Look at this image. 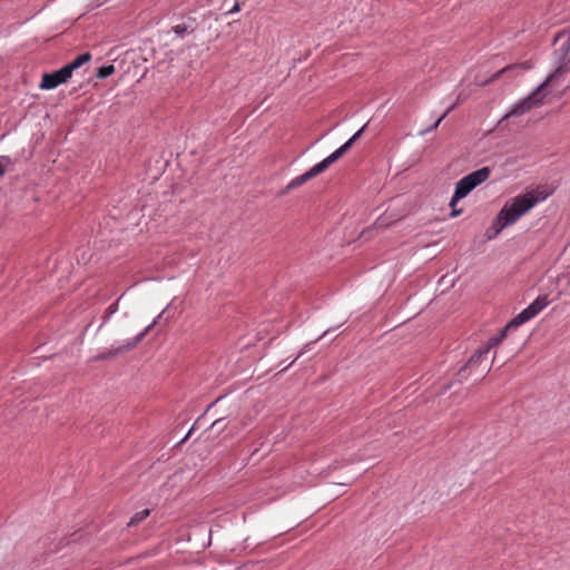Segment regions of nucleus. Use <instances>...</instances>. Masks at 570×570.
<instances>
[{
	"instance_id": "f257e3e1",
	"label": "nucleus",
	"mask_w": 570,
	"mask_h": 570,
	"mask_svg": "<svg viewBox=\"0 0 570 570\" xmlns=\"http://www.w3.org/2000/svg\"><path fill=\"white\" fill-rule=\"evenodd\" d=\"M550 193L544 186H538L524 194L518 195L505 202L498 215L508 226L517 223L523 215L530 212L537 204L546 200Z\"/></svg>"
},
{
	"instance_id": "a878e982",
	"label": "nucleus",
	"mask_w": 570,
	"mask_h": 570,
	"mask_svg": "<svg viewBox=\"0 0 570 570\" xmlns=\"http://www.w3.org/2000/svg\"><path fill=\"white\" fill-rule=\"evenodd\" d=\"M311 344L312 343L306 344L294 360L296 361L299 356H302L308 350Z\"/></svg>"
},
{
	"instance_id": "0eeeda50",
	"label": "nucleus",
	"mask_w": 570,
	"mask_h": 570,
	"mask_svg": "<svg viewBox=\"0 0 570 570\" xmlns=\"http://www.w3.org/2000/svg\"><path fill=\"white\" fill-rule=\"evenodd\" d=\"M549 304L547 295L538 296L528 307L517 314L510 322L508 328H518L522 324L535 317Z\"/></svg>"
},
{
	"instance_id": "9b49d317",
	"label": "nucleus",
	"mask_w": 570,
	"mask_h": 570,
	"mask_svg": "<svg viewBox=\"0 0 570 570\" xmlns=\"http://www.w3.org/2000/svg\"><path fill=\"white\" fill-rule=\"evenodd\" d=\"M507 227H508V225L504 223V220H502L501 217L499 215H497L492 225L485 232L487 239L490 240V239L495 238Z\"/></svg>"
},
{
	"instance_id": "412c9836",
	"label": "nucleus",
	"mask_w": 570,
	"mask_h": 570,
	"mask_svg": "<svg viewBox=\"0 0 570 570\" xmlns=\"http://www.w3.org/2000/svg\"><path fill=\"white\" fill-rule=\"evenodd\" d=\"M443 120V117H439L434 124H432V126H430L429 128H426L422 134H428V132H431L433 131L434 129H436L439 127V125L441 124V121Z\"/></svg>"
},
{
	"instance_id": "a211bd4d",
	"label": "nucleus",
	"mask_w": 570,
	"mask_h": 570,
	"mask_svg": "<svg viewBox=\"0 0 570 570\" xmlns=\"http://www.w3.org/2000/svg\"><path fill=\"white\" fill-rule=\"evenodd\" d=\"M12 165V160L9 156H0V176H4L7 168Z\"/></svg>"
},
{
	"instance_id": "ddd939ff",
	"label": "nucleus",
	"mask_w": 570,
	"mask_h": 570,
	"mask_svg": "<svg viewBox=\"0 0 570 570\" xmlns=\"http://www.w3.org/2000/svg\"><path fill=\"white\" fill-rule=\"evenodd\" d=\"M91 55L89 52H85L76 57L70 63L66 65L69 68V71L72 73L76 69L80 68L83 63L90 61Z\"/></svg>"
},
{
	"instance_id": "f8f14e48",
	"label": "nucleus",
	"mask_w": 570,
	"mask_h": 570,
	"mask_svg": "<svg viewBox=\"0 0 570 570\" xmlns=\"http://www.w3.org/2000/svg\"><path fill=\"white\" fill-rule=\"evenodd\" d=\"M523 69V70H529L532 68V65L531 62L529 61H524V62H521V63H515V65H510V66H507L504 68H502L501 70H499L497 73L493 75L492 79H498L500 78L502 75L511 71V70H514V69Z\"/></svg>"
},
{
	"instance_id": "cd10ccee",
	"label": "nucleus",
	"mask_w": 570,
	"mask_h": 570,
	"mask_svg": "<svg viewBox=\"0 0 570 570\" xmlns=\"http://www.w3.org/2000/svg\"><path fill=\"white\" fill-rule=\"evenodd\" d=\"M327 333H328V330H327V331H324V332L322 333V335H320V336L316 338V341H318V340H321L322 337H324Z\"/></svg>"
},
{
	"instance_id": "5701e85b",
	"label": "nucleus",
	"mask_w": 570,
	"mask_h": 570,
	"mask_svg": "<svg viewBox=\"0 0 570 570\" xmlns=\"http://www.w3.org/2000/svg\"><path fill=\"white\" fill-rule=\"evenodd\" d=\"M240 11V4L238 2H235L233 8L228 11V13H236Z\"/></svg>"
},
{
	"instance_id": "39448f33",
	"label": "nucleus",
	"mask_w": 570,
	"mask_h": 570,
	"mask_svg": "<svg viewBox=\"0 0 570 570\" xmlns=\"http://www.w3.org/2000/svg\"><path fill=\"white\" fill-rule=\"evenodd\" d=\"M549 85L550 82L544 80L535 89H533L527 97L515 101L511 106L510 110L505 114L504 118L519 117L524 115L532 108L541 106L546 97L544 89Z\"/></svg>"
},
{
	"instance_id": "423d86ee",
	"label": "nucleus",
	"mask_w": 570,
	"mask_h": 570,
	"mask_svg": "<svg viewBox=\"0 0 570 570\" xmlns=\"http://www.w3.org/2000/svg\"><path fill=\"white\" fill-rule=\"evenodd\" d=\"M549 304L547 295L538 296L528 307L517 314L510 322L508 328H518L522 324L535 317Z\"/></svg>"
},
{
	"instance_id": "20e7f679",
	"label": "nucleus",
	"mask_w": 570,
	"mask_h": 570,
	"mask_svg": "<svg viewBox=\"0 0 570 570\" xmlns=\"http://www.w3.org/2000/svg\"><path fill=\"white\" fill-rule=\"evenodd\" d=\"M556 69L548 75L546 80L550 83L557 81L562 75L570 71V31L558 32L554 37Z\"/></svg>"
},
{
	"instance_id": "6ab92c4d",
	"label": "nucleus",
	"mask_w": 570,
	"mask_h": 570,
	"mask_svg": "<svg viewBox=\"0 0 570 570\" xmlns=\"http://www.w3.org/2000/svg\"><path fill=\"white\" fill-rule=\"evenodd\" d=\"M173 31L175 35H177L180 38H184L185 35L188 32V27L185 23L177 24L173 28Z\"/></svg>"
},
{
	"instance_id": "393cba45",
	"label": "nucleus",
	"mask_w": 570,
	"mask_h": 570,
	"mask_svg": "<svg viewBox=\"0 0 570 570\" xmlns=\"http://www.w3.org/2000/svg\"><path fill=\"white\" fill-rule=\"evenodd\" d=\"M165 311H163L148 326H150V330L159 322Z\"/></svg>"
},
{
	"instance_id": "4468645a",
	"label": "nucleus",
	"mask_w": 570,
	"mask_h": 570,
	"mask_svg": "<svg viewBox=\"0 0 570 570\" xmlns=\"http://www.w3.org/2000/svg\"><path fill=\"white\" fill-rule=\"evenodd\" d=\"M513 328H508V324L501 330V332L497 335L491 337L483 347H489V351L493 348L494 346L499 345L504 337L507 336V333L509 331H512Z\"/></svg>"
},
{
	"instance_id": "7ed1b4c3",
	"label": "nucleus",
	"mask_w": 570,
	"mask_h": 570,
	"mask_svg": "<svg viewBox=\"0 0 570 570\" xmlns=\"http://www.w3.org/2000/svg\"><path fill=\"white\" fill-rule=\"evenodd\" d=\"M490 174L489 167H482L464 176L455 184L454 194L450 200V207L452 208L451 217H456L462 213V209H455L456 203L484 183L490 177Z\"/></svg>"
},
{
	"instance_id": "4be33fe9",
	"label": "nucleus",
	"mask_w": 570,
	"mask_h": 570,
	"mask_svg": "<svg viewBox=\"0 0 570 570\" xmlns=\"http://www.w3.org/2000/svg\"><path fill=\"white\" fill-rule=\"evenodd\" d=\"M119 299H120V298H118L115 303H112L111 305H109V307H108V308H107V311H106V312H108V316L114 315V314L118 311Z\"/></svg>"
},
{
	"instance_id": "2eb2a0df",
	"label": "nucleus",
	"mask_w": 570,
	"mask_h": 570,
	"mask_svg": "<svg viewBox=\"0 0 570 570\" xmlns=\"http://www.w3.org/2000/svg\"><path fill=\"white\" fill-rule=\"evenodd\" d=\"M149 515H150V510L149 509H144V510L139 511V512H136L130 518V520L128 521L127 525L128 527H136L140 522H142L145 519H147Z\"/></svg>"
},
{
	"instance_id": "f03ea898",
	"label": "nucleus",
	"mask_w": 570,
	"mask_h": 570,
	"mask_svg": "<svg viewBox=\"0 0 570 570\" xmlns=\"http://www.w3.org/2000/svg\"><path fill=\"white\" fill-rule=\"evenodd\" d=\"M366 125L363 126L360 130H357L346 142H344L340 148L333 151L330 156L324 158L322 161L317 163L313 167H311L307 171L302 175L293 178L286 186L285 191L293 190L295 188L301 187L309 179L316 177L317 175L325 171L332 164L338 160L352 146L353 144L362 136Z\"/></svg>"
},
{
	"instance_id": "dca6fc26",
	"label": "nucleus",
	"mask_w": 570,
	"mask_h": 570,
	"mask_svg": "<svg viewBox=\"0 0 570 570\" xmlns=\"http://www.w3.org/2000/svg\"><path fill=\"white\" fill-rule=\"evenodd\" d=\"M115 72V67L112 65H106L98 68L96 72V77L98 79H106Z\"/></svg>"
},
{
	"instance_id": "9d476101",
	"label": "nucleus",
	"mask_w": 570,
	"mask_h": 570,
	"mask_svg": "<svg viewBox=\"0 0 570 570\" xmlns=\"http://www.w3.org/2000/svg\"><path fill=\"white\" fill-rule=\"evenodd\" d=\"M489 354V347L481 346L478 348L473 355L469 358L466 365L464 368H462L460 372L464 371L465 368H474L478 364H480L484 358H487Z\"/></svg>"
},
{
	"instance_id": "c756f323",
	"label": "nucleus",
	"mask_w": 570,
	"mask_h": 570,
	"mask_svg": "<svg viewBox=\"0 0 570 570\" xmlns=\"http://www.w3.org/2000/svg\"><path fill=\"white\" fill-rule=\"evenodd\" d=\"M294 362H295V360H293V361L291 362V364H287V366H284V370H287V367H291V365H292Z\"/></svg>"
},
{
	"instance_id": "aec40b11",
	"label": "nucleus",
	"mask_w": 570,
	"mask_h": 570,
	"mask_svg": "<svg viewBox=\"0 0 570 570\" xmlns=\"http://www.w3.org/2000/svg\"><path fill=\"white\" fill-rule=\"evenodd\" d=\"M210 428L216 429L217 431L224 430L226 428L225 420L218 419V420L214 421Z\"/></svg>"
},
{
	"instance_id": "1a4fd4ad",
	"label": "nucleus",
	"mask_w": 570,
	"mask_h": 570,
	"mask_svg": "<svg viewBox=\"0 0 570 570\" xmlns=\"http://www.w3.org/2000/svg\"><path fill=\"white\" fill-rule=\"evenodd\" d=\"M149 331H150V326H146L136 336L128 338L120 344L115 345L116 353H118L120 355V354H125V353L134 350L145 338V336L148 334Z\"/></svg>"
},
{
	"instance_id": "b1692460",
	"label": "nucleus",
	"mask_w": 570,
	"mask_h": 570,
	"mask_svg": "<svg viewBox=\"0 0 570 570\" xmlns=\"http://www.w3.org/2000/svg\"><path fill=\"white\" fill-rule=\"evenodd\" d=\"M455 106L456 104H453L450 107H448V109L441 115V117H443L444 119L452 110H454Z\"/></svg>"
},
{
	"instance_id": "6e6552de",
	"label": "nucleus",
	"mask_w": 570,
	"mask_h": 570,
	"mask_svg": "<svg viewBox=\"0 0 570 570\" xmlns=\"http://www.w3.org/2000/svg\"><path fill=\"white\" fill-rule=\"evenodd\" d=\"M71 75L72 73L69 71V68L66 66L51 73H45L42 76L40 88L45 90L55 89L59 85L67 82Z\"/></svg>"
},
{
	"instance_id": "f3484780",
	"label": "nucleus",
	"mask_w": 570,
	"mask_h": 570,
	"mask_svg": "<svg viewBox=\"0 0 570 570\" xmlns=\"http://www.w3.org/2000/svg\"><path fill=\"white\" fill-rule=\"evenodd\" d=\"M119 355L118 353H116V347L115 345H112L109 350L105 351V352H101L99 353L95 360L97 361H101V360H107V358H111V357H115Z\"/></svg>"
},
{
	"instance_id": "c85d7f7f",
	"label": "nucleus",
	"mask_w": 570,
	"mask_h": 570,
	"mask_svg": "<svg viewBox=\"0 0 570 570\" xmlns=\"http://www.w3.org/2000/svg\"><path fill=\"white\" fill-rule=\"evenodd\" d=\"M294 362H295V360H293V361L291 362V364H287V366H284V370H287V367H291V365H292Z\"/></svg>"
},
{
	"instance_id": "bb28decb",
	"label": "nucleus",
	"mask_w": 570,
	"mask_h": 570,
	"mask_svg": "<svg viewBox=\"0 0 570 570\" xmlns=\"http://www.w3.org/2000/svg\"><path fill=\"white\" fill-rule=\"evenodd\" d=\"M109 318H110V316H108V312H106V315L104 316V320H102V324H101V326H102L104 324H106V323L108 322V320H109Z\"/></svg>"
}]
</instances>
